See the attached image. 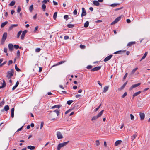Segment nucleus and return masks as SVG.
I'll use <instances>...</instances> for the list:
<instances>
[{
    "mask_svg": "<svg viewBox=\"0 0 150 150\" xmlns=\"http://www.w3.org/2000/svg\"><path fill=\"white\" fill-rule=\"evenodd\" d=\"M77 11L76 9H75L73 11V14L74 15H76L77 14Z\"/></svg>",
    "mask_w": 150,
    "mask_h": 150,
    "instance_id": "52",
    "label": "nucleus"
},
{
    "mask_svg": "<svg viewBox=\"0 0 150 150\" xmlns=\"http://www.w3.org/2000/svg\"><path fill=\"white\" fill-rule=\"evenodd\" d=\"M22 32V31L21 30L19 31V32L18 33V34H17V38H19V36Z\"/></svg>",
    "mask_w": 150,
    "mask_h": 150,
    "instance_id": "44",
    "label": "nucleus"
},
{
    "mask_svg": "<svg viewBox=\"0 0 150 150\" xmlns=\"http://www.w3.org/2000/svg\"><path fill=\"white\" fill-rule=\"evenodd\" d=\"M7 35V34L6 32L4 33L3 35V36L2 38V41L4 42L6 40Z\"/></svg>",
    "mask_w": 150,
    "mask_h": 150,
    "instance_id": "4",
    "label": "nucleus"
},
{
    "mask_svg": "<svg viewBox=\"0 0 150 150\" xmlns=\"http://www.w3.org/2000/svg\"><path fill=\"white\" fill-rule=\"evenodd\" d=\"M139 115L140 119L141 120H143L145 118V115L144 113H140L139 114Z\"/></svg>",
    "mask_w": 150,
    "mask_h": 150,
    "instance_id": "13",
    "label": "nucleus"
},
{
    "mask_svg": "<svg viewBox=\"0 0 150 150\" xmlns=\"http://www.w3.org/2000/svg\"><path fill=\"white\" fill-rule=\"evenodd\" d=\"M147 54H148V52H146L144 54V55L142 57V58L140 60V61H141L142 60H143L145 58V57H146V56H147Z\"/></svg>",
    "mask_w": 150,
    "mask_h": 150,
    "instance_id": "25",
    "label": "nucleus"
},
{
    "mask_svg": "<svg viewBox=\"0 0 150 150\" xmlns=\"http://www.w3.org/2000/svg\"><path fill=\"white\" fill-rule=\"evenodd\" d=\"M15 1H13L10 3L9 6H13L15 5Z\"/></svg>",
    "mask_w": 150,
    "mask_h": 150,
    "instance_id": "35",
    "label": "nucleus"
},
{
    "mask_svg": "<svg viewBox=\"0 0 150 150\" xmlns=\"http://www.w3.org/2000/svg\"><path fill=\"white\" fill-rule=\"evenodd\" d=\"M73 100H69L67 101V104L69 105H71L72 103L73 102Z\"/></svg>",
    "mask_w": 150,
    "mask_h": 150,
    "instance_id": "47",
    "label": "nucleus"
},
{
    "mask_svg": "<svg viewBox=\"0 0 150 150\" xmlns=\"http://www.w3.org/2000/svg\"><path fill=\"white\" fill-rule=\"evenodd\" d=\"M17 56L18 57H19L20 55V52L19 50H18L17 52Z\"/></svg>",
    "mask_w": 150,
    "mask_h": 150,
    "instance_id": "54",
    "label": "nucleus"
},
{
    "mask_svg": "<svg viewBox=\"0 0 150 150\" xmlns=\"http://www.w3.org/2000/svg\"><path fill=\"white\" fill-rule=\"evenodd\" d=\"M125 51H126V50H124L123 51H122V50L118 51H117L115 52L114 53V54H122L123 52H125Z\"/></svg>",
    "mask_w": 150,
    "mask_h": 150,
    "instance_id": "15",
    "label": "nucleus"
},
{
    "mask_svg": "<svg viewBox=\"0 0 150 150\" xmlns=\"http://www.w3.org/2000/svg\"><path fill=\"white\" fill-rule=\"evenodd\" d=\"M138 134L137 132H135L133 135L131 137V140L133 141L137 136Z\"/></svg>",
    "mask_w": 150,
    "mask_h": 150,
    "instance_id": "8",
    "label": "nucleus"
},
{
    "mask_svg": "<svg viewBox=\"0 0 150 150\" xmlns=\"http://www.w3.org/2000/svg\"><path fill=\"white\" fill-rule=\"evenodd\" d=\"M68 15H65L64 16V19H67L68 17Z\"/></svg>",
    "mask_w": 150,
    "mask_h": 150,
    "instance_id": "58",
    "label": "nucleus"
},
{
    "mask_svg": "<svg viewBox=\"0 0 150 150\" xmlns=\"http://www.w3.org/2000/svg\"><path fill=\"white\" fill-rule=\"evenodd\" d=\"M4 52L5 53H7V49L6 48H4Z\"/></svg>",
    "mask_w": 150,
    "mask_h": 150,
    "instance_id": "59",
    "label": "nucleus"
},
{
    "mask_svg": "<svg viewBox=\"0 0 150 150\" xmlns=\"http://www.w3.org/2000/svg\"><path fill=\"white\" fill-rule=\"evenodd\" d=\"M19 84V82L18 81H17L16 83V85L13 87L12 90L13 91L14 90H15L16 88L17 87V86H18Z\"/></svg>",
    "mask_w": 150,
    "mask_h": 150,
    "instance_id": "23",
    "label": "nucleus"
},
{
    "mask_svg": "<svg viewBox=\"0 0 150 150\" xmlns=\"http://www.w3.org/2000/svg\"><path fill=\"white\" fill-rule=\"evenodd\" d=\"M13 47H14V48H15L16 49H18V48H19L20 49H21V47H20L19 46V45H14L13 46Z\"/></svg>",
    "mask_w": 150,
    "mask_h": 150,
    "instance_id": "41",
    "label": "nucleus"
},
{
    "mask_svg": "<svg viewBox=\"0 0 150 150\" xmlns=\"http://www.w3.org/2000/svg\"><path fill=\"white\" fill-rule=\"evenodd\" d=\"M136 43L135 42H131L128 43L127 44V46L128 47H131L132 45Z\"/></svg>",
    "mask_w": 150,
    "mask_h": 150,
    "instance_id": "22",
    "label": "nucleus"
},
{
    "mask_svg": "<svg viewBox=\"0 0 150 150\" xmlns=\"http://www.w3.org/2000/svg\"><path fill=\"white\" fill-rule=\"evenodd\" d=\"M53 3L54 5H58V3L57 2H55L54 1H53Z\"/></svg>",
    "mask_w": 150,
    "mask_h": 150,
    "instance_id": "57",
    "label": "nucleus"
},
{
    "mask_svg": "<svg viewBox=\"0 0 150 150\" xmlns=\"http://www.w3.org/2000/svg\"><path fill=\"white\" fill-rule=\"evenodd\" d=\"M93 3L95 6H99L100 5V4L99 3V2L97 1H93Z\"/></svg>",
    "mask_w": 150,
    "mask_h": 150,
    "instance_id": "21",
    "label": "nucleus"
},
{
    "mask_svg": "<svg viewBox=\"0 0 150 150\" xmlns=\"http://www.w3.org/2000/svg\"><path fill=\"white\" fill-rule=\"evenodd\" d=\"M13 46L12 44L10 43L8 45L9 49L11 51H12L13 50Z\"/></svg>",
    "mask_w": 150,
    "mask_h": 150,
    "instance_id": "11",
    "label": "nucleus"
},
{
    "mask_svg": "<svg viewBox=\"0 0 150 150\" xmlns=\"http://www.w3.org/2000/svg\"><path fill=\"white\" fill-rule=\"evenodd\" d=\"M127 74H128L127 73H125L124 76V79H125L126 78L127 76Z\"/></svg>",
    "mask_w": 150,
    "mask_h": 150,
    "instance_id": "64",
    "label": "nucleus"
},
{
    "mask_svg": "<svg viewBox=\"0 0 150 150\" xmlns=\"http://www.w3.org/2000/svg\"><path fill=\"white\" fill-rule=\"evenodd\" d=\"M41 50V49L40 48H37L35 49V51L37 52H39Z\"/></svg>",
    "mask_w": 150,
    "mask_h": 150,
    "instance_id": "49",
    "label": "nucleus"
},
{
    "mask_svg": "<svg viewBox=\"0 0 150 150\" xmlns=\"http://www.w3.org/2000/svg\"><path fill=\"white\" fill-rule=\"evenodd\" d=\"M127 81L120 88V89H118L119 90H122L125 87V86H126V85L127 84Z\"/></svg>",
    "mask_w": 150,
    "mask_h": 150,
    "instance_id": "31",
    "label": "nucleus"
},
{
    "mask_svg": "<svg viewBox=\"0 0 150 150\" xmlns=\"http://www.w3.org/2000/svg\"><path fill=\"white\" fill-rule=\"evenodd\" d=\"M130 115L131 120H132L134 119V116L132 114H131Z\"/></svg>",
    "mask_w": 150,
    "mask_h": 150,
    "instance_id": "56",
    "label": "nucleus"
},
{
    "mask_svg": "<svg viewBox=\"0 0 150 150\" xmlns=\"http://www.w3.org/2000/svg\"><path fill=\"white\" fill-rule=\"evenodd\" d=\"M43 125H44L43 122H42L41 123V125H40V129H42V127H43Z\"/></svg>",
    "mask_w": 150,
    "mask_h": 150,
    "instance_id": "51",
    "label": "nucleus"
},
{
    "mask_svg": "<svg viewBox=\"0 0 150 150\" xmlns=\"http://www.w3.org/2000/svg\"><path fill=\"white\" fill-rule=\"evenodd\" d=\"M46 8V6L45 4H43L42 6V8L43 11H45Z\"/></svg>",
    "mask_w": 150,
    "mask_h": 150,
    "instance_id": "40",
    "label": "nucleus"
},
{
    "mask_svg": "<svg viewBox=\"0 0 150 150\" xmlns=\"http://www.w3.org/2000/svg\"><path fill=\"white\" fill-rule=\"evenodd\" d=\"M109 86H105L104 88L103 92L105 93L106 92L109 88Z\"/></svg>",
    "mask_w": 150,
    "mask_h": 150,
    "instance_id": "26",
    "label": "nucleus"
},
{
    "mask_svg": "<svg viewBox=\"0 0 150 150\" xmlns=\"http://www.w3.org/2000/svg\"><path fill=\"white\" fill-rule=\"evenodd\" d=\"M47 2V0H43L42 1V3L44 4H46Z\"/></svg>",
    "mask_w": 150,
    "mask_h": 150,
    "instance_id": "62",
    "label": "nucleus"
},
{
    "mask_svg": "<svg viewBox=\"0 0 150 150\" xmlns=\"http://www.w3.org/2000/svg\"><path fill=\"white\" fill-rule=\"evenodd\" d=\"M21 11V8H20V7L19 6L18 7V9H17V12L18 13L20 12Z\"/></svg>",
    "mask_w": 150,
    "mask_h": 150,
    "instance_id": "48",
    "label": "nucleus"
},
{
    "mask_svg": "<svg viewBox=\"0 0 150 150\" xmlns=\"http://www.w3.org/2000/svg\"><path fill=\"white\" fill-rule=\"evenodd\" d=\"M89 23L88 21H86L84 23V26L85 28L87 27L89 25Z\"/></svg>",
    "mask_w": 150,
    "mask_h": 150,
    "instance_id": "32",
    "label": "nucleus"
},
{
    "mask_svg": "<svg viewBox=\"0 0 150 150\" xmlns=\"http://www.w3.org/2000/svg\"><path fill=\"white\" fill-rule=\"evenodd\" d=\"M33 4H32L29 7V10L30 12H32L33 10Z\"/></svg>",
    "mask_w": 150,
    "mask_h": 150,
    "instance_id": "30",
    "label": "nucleus"
},
{
    "mask_svg": "<svg viewBox=\"0 0 150 150\" xmlns=\"http://www.w3.org/2000/svg\"><path fill=\"white\" fill-rule=\"evenodd\" d=\"M101 68V66L96 67L91 70V71H95L99 70Z\"/></svg>",
    "mask_w": 150,
    "mask_h": 150,
    "instance_id": "7",
    "label": "nucleus"
},
{
    "mask_svg": "<svg viewBox=\"0 0 150 150\" xmlns=\"http://www.w3.org/2000/svg\"><path fill=\"white\" fill-rule=\"evenodd\" d=\"M80 48L82 49H84L85 48L86 46L83 45H80Z\"/></svg>",
    "mask_w": 150,
    "mask_h": 150,
    "instance_id": "45",
    "label": "nucleus"
},
{
    "mask_svg": "<svg viewBox=\"0 0 150 150\" xmlns=\"http://www.w3.org/2000/svg\"><path fill=\"white\" fill-rule=\"evenodd\" d=\"M141 83H139L138 84L132 85L130 88V90H132L133 88H136L141 85Z\"/></svg>",
    "mask_w": 150,
    "mask_h": 150,
    "instance_id": "10",
    "label": "nucleus"
},
{
    "mask_svg": "<svg viewBox=\"0 0 150 150\" xmlns=\"http://www.w3.org/2000/svg\"><path fill=\"white\" fill-rule=\"evenodd\" d=\"M127 93L126 92H125L124 94L122 95V98H124V97L127 95Z\"/></svg>",
    "mask_w": 150,
    "mask_h": 150,
    "instance_id": "53",
    "label": "nucleus"
},
{
    "mask_svg": "<svg viewBox=\"0 0 150 150\" xmlns=\"http://www.w3.org/2000/svg\"><path fill=\"white\" fill-rule=\"evenodd\" d=\"M4 102L3 101L0 103V106H2L4 104Z\"/></svg>",
    "mask_w": 150,
    "mask_h": 150,
    "instance_id": "63",
    "label": "nucleus"
},
{
    "mask_svg": "<svg viewBox=\"0 0 150 150\" xmlns=\"http://www.w3.org/2000/svg\"><path fill=\"white\" fill-rule=\"evenodd\" d=\"M122 141L120 140H118L115 143V146H117L118 145H119L120 144L121 142Z\"/></svg>",
    "mask_w": 150,
    "mask_h": 150,
    "instance_id": "20",
    "label": "nucleus"
},
{
    "mask_svg": "<svg viewBox=\"0 0 150 150\" xmlns=\"http://www.w3.org/2000/svg\"><path fill=\"white\" fill-rule=\"evenodd\" d=\"M97 82H98V83L100 86H101V87H102V85L101 84V83H100V81H97Z\"/></svg>",
    "mask_w": 150,
    "mask_h": 150,
    "instance_id": "60",
    "label": "nucleus"
},
{
    "mask_svg": "<svg viewBox=\"0 0 150 150\" xmlns=\"http://www.w3.org/2000/svg\"><path fill=\"white\" fill-rule=\"evenodd\" d=\"M92 66L91 65H88L87 67V68L88 69H90L92 68Z\"/></svg>",
    "mask_w": 150,
    "mask_h": 150,
    "instance_id": "50",
    "label": "nucleus"
},
{
    "mask_svg": "<svg viewBox=\"0 0 150 150\" xmlns=\"http://www.w3.org/2000/svg\"><path fill=\"white\" fill-rule=\"evenodd\" d=\"M67 26L69 28H72L74 26L73 24H69L67 25Z\"/></svg>",
    "mask_w": 150,
    "mask_h": 150,
    "instance_id": "37",
    "label": "nucleus"
},
{
    "mask_svg": "<svg viewBox=\"0 0 150 150\" xmlns=\"http://www.w3.org/2000/svg\"><path fill=\"white\" fill-rule=\"evenodd\" d=\"M18 26V24H13L11 26H10L9 27V29L10 30H11L14 27H16Z\"/></svg>",
    "mask_w": 150,
    "mask_h": 150,
    "instance_id": "34",
    "label": "nucleus"
},
{
    "mask_svg": "<svg viewBox=\"0 0 150 150\" xmlns=\"http://www.w3.org/2000/svg\"><path fill=\"white\" fill-rule=\"evenodd\" d=\"M69 142V141H68L67 142H65L59 144L57 146V150H60L61 148L63 147L66 145Z\"/></svg>",
    "mask_w": 150,
    "mask_h": 150,
    "instance_id": "2",
    "label": "nucleus"
},
{
    "mask_svg": "<svg viewBox=\"0 0 150 150\" xmlns=\"http://www.w3.org/2000/svg\"><path fill=\"white\" fill-rule=\"evenodd\" d=\"M9 109V108L8 105H7L5 106L4 109L1 110L2 111H8Z\"/></svg>",
    "mask_w": 150,
    "mask_h": 150,
    "instance_id": "14",
    "label": "nucleus"
},
{
    "mask_svg": "<svg viewBox=\"0 0 150 150\" xmlns=\"http://www.w3.org/2000/svg\"><path fill=\"white\" fill-rule=\"evenodd\" d=\"M13 74L14 70L13 69H11L10 71L7 72L6 77L8 79H11Z\"/></svg>",
    "mask_w": 150,
    "mask_h": 150,
    "instance_id": "1",
    "label": "nucleus"
},
{
    "mask_svg": "<svg viewBox=\"0 0 150 150\" xmlns=\"http://www.w3.org/2000/svg\"><path fill=\"white\" fill-rule=\"evenodd\" d=\"M57 135L58 139H62L63 138L61 132L59 131H58L57 132Z\"/></svg>",
    "mask_w": 150,
    "mask_h": 150,
    "instance_id": "5",
    "label": "nucleus"
},
{
    "mask_svg": "<svg viewBox=\"0 0 150 150\" xmlns=\"http://www.w3.org/2000/svg\"><path fill=\"white\" fill-rule=\"evenodd\" d=\"M3 83L2 86V87H5V86L6 85V83H5V81L4 80H3Z\"/></svg>",
    "mask_w": 150,
    "mask_h": 150,
    "instance_id": "46",
    "label": "nucleus"
},
{
    "mask_svg": "<svg viewBox=\"0 0 150 150\" xmlns=\"http://www.w3.org/2000/svg\"><path fill=\"white\" fill-rule=\"evenodd\" d=\"M8 22L7 21H6L3 23H2L1 25V27L3 28L4 27L5 25H6L8 23Z\"/></svg>",
    "mask_w": 150,
    "mask_h": 150,
    "instance_id": "29",
    "label": "nucleus"
},
{
    "mask_svg": "<svg viewBox=\"0 0 150 150\" xmlns=\"http://www.w3.org/2000/svg\"><path fill=\"white\" fill-rule=\"evenodd\" d=\"M66 61H60V62H58L57 64L53 65L52 66V67L61 64L63 63H64Z\"/></svg>",
    "mask_w": 150,
    "mask_h": 150,
    "instance_id": "19",
    "label": "nucleus"
},
{
    "mask_svg": "<svg viewBox=\"0 0 150 150\" xmlns=\"http://www.w3.org/2000/svg\"><path fill=\"white\" fill-rule=\"evenodd\" d=\"M112 57V55H110L107 57L104 60V62H107Z\"/></svg>",
    "mask_w": 150,
    "mask_h": 150,
    "instance_id": "12",
    "label": "nucleus"
},
{
    "mask_svg": "<svg viewBox=\"0 0 150 150\" xmlns=\"http://www.w3.org/2000/svg\"><path fill=\"white\" fill-rule=\"evenodd\" d=\"M27 32V30H25L22 32V34L21 36V40H23L24 39V37Z\"/></svg>",
    "mask_w": 150,
    "mask_h": 150,
    "instance_id": "6",
    "label": "nucleus"
},
{
    "mask_svg": "<svg viewBox=\"0 0 150 150\" xmlns=\"http://www.w3.org/2000/svg\"><path fill=\"white\" fill-rule=\"evenodd\" d=\"M98 118V117L97 116H93V117L92 119H91V120L93 121V120H95L96 119H97Z\"/></svg>",
    "mask_w": 150,
    "mask_h": 150,
    "instance_id": "43",
    "label": "nucleus"
},
{
    "mask_svg": "<svg viewBox=\"0 0 150 150\" xmlns=\"http://www.w3.org/2000/svg\"><path fill=\"white\" fill-rule=\"evenodd\" d=\"M142 91H139L134 93L133 95V98H134V97L139 94Z\"/></svg>",
    "mask_w": 150,
    "mask_h": 150,
    "instance_id": "17",
    "label": "nucleus"
},
{
    "mask_svg": "<svg viewBox=\"0 0 150 150\" xmlns=\"http://www.w3.org/2000/svg\"><path fill=\"white\" fill-rule=\"evenodd\" d=\"M120 4V3H117V4L114 3V4H111L110 5V6L112 7H115V6H116L117 5H119Z\"/></svg>",
    "mask_w": 150,
    "mask_h": 150,
    "instance_id": "38",
    "label": "nucleus"
},
{
    "mask_svg": "<svg viewBox=\"0 0 150 150\" xmlns=\"http://www.w3.org/2000/svg\"><path fill=\"white\" fill-rule=\"evenodd\" d=\"M62 105H55L52 107V108L53 109L55 108H57L58 109L62 107Z\"/></svg>",
    "mask_w": 150,
    "mask_h": 150,
    "instance_id": "16",
    "label": "nucleus"
},
{
    "mask_svg": "<svg viewBox=\"0 0 150 150\" xmlns=\"http://www.w3.org/2000/svg\"><path fill=\"white\" fill-rule=\"evenodd\" d=\"M82 13L81 14V17H83L85 16H86V10L84 8H82Z\"/></svg>",
    "mask_w": 150,
    "mask_h": 150,
    "instance_id": "9",
    "label": "nucleus"
},
{
    "mask_svg": "<svg viewBox=\"0 0 150 150\" xmlns=\"http://www.w3.org/2000/svg\"><path fill=\"white\" fill-rule=\"evenodd\" d=\"M75 96L77 98H81V95L79 94L76 95Z\"/></svg>",
    "mask_w": 150,
    "mask_h": 150,
    "instance_id": "55",
    "label": "nucleus"
},
{
    "mask_svg": "<svg viewBox=\"0 0 150 150\" xmlns=\"http://www.w3.org/2000/svg\"><path fill=\"white\" fill-rule=\"evenodd\" d=\"M100 144V143L99 140H97L96 141V146H99Z\"/></svg>",
    "mask_w": 150,
    "mask_h": 150,
    "instance_id": "39",
    "label": "nucleus"
},
{
    "mask_svg": "<svg viewBox=\"0 0 150 150\" xmlns=\"http://www.w3.org/2000/svg\"><path fill=\"white\" fill-rule=\"evenodd\" d=\"M15 69L18 72L20 71V69L18 67L16 64L15 65Z\"/></svg>",
    "mask_w": 150,
    "mask_h": 150,
    "instance_id": "42",
    "label": "nucleus"
},
{
    "mask_svg": "<svg viewBox=\"0 0 150 150\" xmlns=\"http://www.w3.org/2000/svg\"><path fill=\"white\" fill-rule=\"evenodd\" d=\"M27 148L30 150H33L35 148V147L32 146H27Z\"/></svg>",
    "mask_w": 150,
    "mask_h": 150,
    "instance_id": "28",
    "label": "nucleus"
},
{
    "mask_svg": "<svg viewBox=\"0 0 150 150\" xmlns=\"http://www.w3.org/2000/svg\"><path fill=\"white\" fill-rule=\"evenodd\" d=\"M14 108H12L11 110V115L12 118H13L14 116Z\"/></svg>",
    "mask_w": 150,
    "mask_h": 150,
    "instance_id": "18",
    "label": "nucleus"
},
{
    "mask_svg": "<svg viewBox=\"0 0 150 150\" xmlns=\"http://www.w3.org/2000/svg\"><path fill=\"white\" fill-rule=\"evenodd\" d=\"M57 13V12H56L54 13V14L53 15V18L54 20L56 19Z\"/></svg>",
    "mask_w": 150,
    "mask_h": 150,
    "instance_id": "36",
    "label": "nucleus"
},
{
    "mask_svg": "<svg viewBox=\"0 0 150 150\" xmlns=\"http://www.w3.org/2000/svg\"><path fill=\"white\" fill-rule=\"evenodd\" d=\"M121 16L117 17L113 22L111 23V25H113L117 23L121 19Z\"/></svg>",
    "mask_w": 150,
    "mask_h": 150,
    "instance_id": "3",
    "label": "nucleus"
},
{
    "mask_svg": "<svg viewBox=\"0 0 150 150\" xmlns=\"http://www.w3.org/2000/svg\"><path fill=\"white\" fill-rule=\"evenodd\" d=\"M104 111V110H102L101 111H100V113L97 115V117L98 118L100 116H101L102 114L103 113V112Z\"/></svg>",
    "mask_w": 150,
    "mask_h": 150,
    "instance_id": "33",
    "label": "nucleus"
},
{
    "mask_svg": "<svg viewBox=\"0 0 150 150\" xmlns=\"http://www.w3.org/2000/svg\"><path fill=\"white\" fill-rule=\"evenodd\" d=\"M53 112L56 113L57 116H59V110L58 109H56Z\"/></svg>",
    "mask_w": 150,
    "mask_h": 150,
    "instance_id": "24",
    "label": "nucleus"
},
{
    "mask_svg": "<svg viewBox=\"0 0 150 150\" xmlns=\"http://www.w3.org/2000/svg\"><path fill=\"white\" fill-rule=\"evenodd\" d=\"M13 63V61L12 60H9L8 62V65H9L10 64H12Z\"/></svg>",
    "mask_w": 150,
    "mask_h": 150,
    "instance_id": "61",
    "label": "nucleus"
},
{
    "mask_svg": "<svg viewBox=\"0 0 150 150\" xmlns=\"http://www.w3.org/2000/svg\"><path fill=\"white\" fill-rule=\"evenodd\" d=\"M138 69L137 67H136L133 69L130 73L131 75H133L135 72Z\"/></svg>",
    "mask_w": 150,
    "mask_h": 150,
    "instance_id": "27",
    "label": "nucleus"
}]
</instances>
